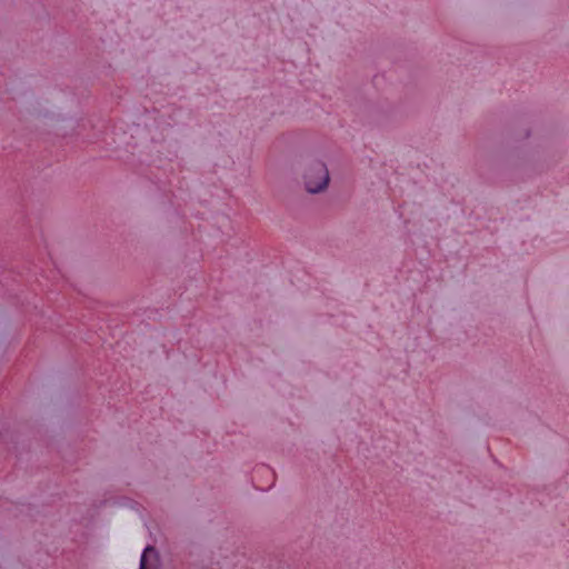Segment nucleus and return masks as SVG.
Here are the masks:
<instances>
[{
    "mask_svg": "<svg viewBox=\"0 0 569 569\" xmlns=\"http://www.w3.org/2000/svg\"><path fill=\"white\" fill-rule=\"evenodd\" d=\"M305 189L308 193L323 192L330 181L327 166L320 160H309L303 164L302 173Z\"/></svg>",
    "mask_w": 569,
    "mask_h": 569,
    "instance_id": "nucleus-1",
    "label": "nucleus"
},
{
    "mask_svg": "<svg viewBox=\"0 0 569 569\" xmlns=\"http://www.w3.org/2000/svg\"><path fill=\"white\" fill-rule=\"evenodd\" d=\"M139 569H160V557L156 548L149 546L143 550Z\"/></svg>",
    "mask_w": 569,
    "mask_h": 569,
    "instance_id": "nucleus-2",
    "label": "nucleus"
}]
</instances>
